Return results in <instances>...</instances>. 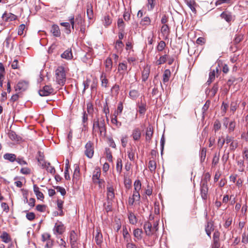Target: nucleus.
I'll list each match as a JSON object with an SVG mask.
<instances>
[{
	"label": "nucleus",
	"mask_w": 248,
	"mask_h": 248,
	"mask_svg": "<svg viewBox=\"0 0 248 248\" xmlns=\"http://www.w3.org/2000/svg\"><path fill=\"white\" fill-rule=\"evenodd\" d=\"M95 241L97 245H99L101 244L103 240V236L100 232H97L94 238Z\"/></svg>",
	"instance_id": "obj_35"
},
{
	"label": "nucleus",
	"mask_w": 248,
	"mask_h": 248,
	"mask_svg": "<svg viewBox=\"0 0 248 248\" xmlns=\"http://www.w3.org/2000/svg\"><path fill=\"white\" fill-rule=\"evenodd\" d=\"M129 96L132 99H135L139 96V93L136 90H131L129 92Z\"/></svg>",
	"instance_id": "obj_49"
},
{
	"label": "nucleus",
	"mask_w": 248,
	"mask_h": 248,
	"mask_svg": "<svg viewBox=\"0 0 248 248\" xmlns=\"http://www.w3.org/2000/svg\"><path fill=\"white\" fill-rule=\"evenodd\" d=\"M219 159V155H217V154H215L214 155V156L213 158L212 161V165L215 166L217 165V164L218 163Z\"/></svg>",
	"instance_id": "obj_60"
},
{
	"label": "nucleus",
	"mask_w": 248,
	"mask_h": 248,
	"mask_svg": "<svg viewBox=\"0 0 248 248\" xmlns=\"http://www.w3.org/2000/svg\"><path fill=\"white\" fill-rule=\"evenodd\" d=\"M107 189L108 200L111 201L115 197L114 189L112 186H108Z\"/></svg>",
	"instance_id": "obj_14"
},
{
	"label": "nucleus",
	"mask_w": 248,
	"mask_h": 248,
	"mask_svg": "<svg viewBox=\"0 0 248 248\" xmlns=\"http://www.w3.org/2000/svg\"><path fill=\"white\" fill-rule=\"evenodd\" d=\"M221 127V124L218 120H216L214 124V130L215 132L218 131Z\"/></svg>",
	"instance_id": "obj_62"
},
{
	"label": "nucleus",
	"mask_w": 248,
	"mask_h": 248,
	"mask_svg": "<svg viewBox=\"0 0 248 248\" xmlns=\"http://www.w3.org/2000/svg\"><path fill=\"white\" fill-rule=\"evenodd\" d=\"M101 80V86L105 88L108 87V80L106 78V74L103 73L100 76Z\"/></svg>",
	"instance_id": "obj_27"
},
{
	"label": "nucleus",
	"mask_w": 248,
	"mask_h": 248,
	"mask_svg": "<svg viewBox=\"0 0 248 248\" xmlns=\"http://www.w3.org/2000/svg\"><path fill=\"white\" fill-rule=\"evenodd\" d=\"M0 238L2 241L5 243H8L11 241V238L8 233L6 232H3L2 234L0 235Z\"/></svg>",
	"instance_id": "obj_31"
},
{
	"label": "nucleus",
	"mask_w": 248,
	"mask_h": 248,
	"mask_svg": "<svg viewBox=\"0 0 248 248\" xmlns=\"http://www.w3.org/2000/svg\"><path fill=\"white\" fill-rule=\"evenodd\" d=\"M123 164L122 160L121 158H118L117 160L116 170L119 173H120L122 170Z\"/></svg>",
	"instance_id": "obj_44"
},
{
	"label": "nucleus",
	"mask_w": 248,
	"mask_h": 248,
	"mask_svg": "<svg viewBox=\"0 0 248 248\" xmlns=\"http://www.w3.org/2000/svg\"><path fill=\"white\" fill-rule=\"evenodd\" d=\"M214 230V226L213 223L211 222H207L206 225L205 226V230H209L211 231H213Z\"/></svg>",
	"instance_id": "obj_61"
},
{
	"label": "nucleus",
	"mask_w": 248,
	"mask_h": 248,
	"mask_svg": "<svg viewBox=\"0 0 248 248\" xmlns=\"http://www.w3.org/2000/svg\"><path fill=\"white\" fill-rule=\"evenodd\" d=\"M39 94L41 96H46L52 94L54 92V89L51 86L46 85L39 91Z\"/></svg>",
	"instance_id": "obj_4"
},
{
	"label": "nucleus",
	"mask_w": 248,
	"mask_h": 248,
	"mask_svg": "<svg viewBox=\"0 0 248 248\" xmlns=\"http://www.w3.org/2000/svg\"><path fill=\"white\" fill-rule=\"evenodd\" d=\"M170 74L171 73L169 69H166L164 71L163 75V81L164 83L167 82L169 80Z\"/></svg>",
	"instance_id": "obj_24"
},
{
	"label": "nucleus",
	"mask_w": 248,
	"mask_h": 248,
	"mask_svg": "<svg viewBox=\"0 0 248 248\" xmlns=\"http://www.w3.org/2000/svg\"><path fill=\"white\" fill-rule=\"evenodd\" d=\"M219 68L216 67L215 69H211L209 74V78L206 82L208 85H210L215 79V77L218 76Z\"/></svg>",
	"instance_id": "obj_6"
},
{
	"label": "nucleus",
	"mask_w": 248,
	"mask_h": 248,
	"mask_svg": "<svg viewBox=\"0 0 248 248\" xmlns=\"http://www.w3.org/2000/svg\"><path fill=\"white\" fill-rule=\"evenodd\" d=\"M166 46V43L163 41H161L158 43V46H157V50L158 51H162Z\"/></svg>",
	"instance_id": "obj_52"
},
{
	"label": "nucleus",
	"mask_w": 248,
	"mask_h": 248,
	"mask_svg": "<svg viewBox=\"0 0 248 248\" xmlns=\"http://www.w3.org/2000/svg\"><path fill=\"white\" fill-rule=\"evenodd\" d=\"M99 132L100 136L105 137L106 136V126L105 119L101 117L94 119L93 123L92 133L93 136H96V133Z\"/></svg>",
	"instance_id": "obj_1"
},
{
	"label": "nucleus",
	"mask_w": 248,
	"mask_h": 248,
	"mask_svg": "<svg viewBox=\"0 0 248 248\" xmlns=\"http://www.w3.org/2000/svg\"><path fill=\"white\" fill-rule=\"evenodd\" d=\"M88 120V114L86 112V111H83V115L82 117V123L83 124L82 131L86 130V128H87Z\"/></svg>",
	"instance_id": "obj_21"
},
{
	"label": "nucleus",
	"mask_w": 248,
	"mask_h": 248,
	"mask_svg": "<svg viewBox=\"0 0 248 248\" xmlns=\"http://www.w3.org/2000/svg\"><path fill=\"white\" fill-rule=\"evenodd\" d=\"M123 236H124V239L126 241L127 239L130 240V235H129L128 232L125 227L124 228H123Z\"/></svg>",
	"instance_id": "obj_55"
},
{
	"label": "nucleus",
	"mask_w": 248,
	"mask_h": 248,
	"mask_svg": "<svg viewBox=\"0 0 248 248\" xmlns=\"http://www.w3.org/2000/svg\"><path fill=\"white\" fill-rule=\"evenodd\" d=\"M127 69V65L124 62L120 63L118 65V71H125Z\"/></svg>",
	"instance_id": "obj_63"
},
{
	"label": "nucleus",
	"mask_w": 248,
	"mask_h": 248,
	"mask_svg": "<svg viewBox=\"0 0 248 248\" xmlns=\"http://www.w3.org/2000/svg\"><path fill=\"white\" fill-rule=\"evenodd\" d=\"M57 82L61 85H63L66 81V74L64 68L62 66H59L55 71Z\"/></svg>",
	"instance_id": "obj_2"
},
{
	"label": "nucleus",
	"mask_w": 248,
	"mask_h": 248,
	"mask_svg": "<svg viewBox=\"0 0 248 248\" xmlns=\"http://www.w3.org/2000/svg\"><path fill=\"white\" fill-rule=\"evenodd\" d=\"M211 175L207 172L204 174L203 178L200 184L208 185V182L210 179Z\"/></svg>",
	"instance_id": "obj_33"
},
{
	"label": "nucleus",
	"mask_w": 248,
	"mask_h": 248,
	"mask_svg": "<svg viewBox=\"0 0 248 248\" xmlns=\"http://www.w3.org/2000/svg\"><path fill=\"white\" fill-rule=\"evenodd\" d=\"M118 27L120 31H124L125 24L122 18H119L117 21Z\"/></svg>",
	"instance_id": "obj_48"
},
{
	"label": "nucleus",
	"mask_w": 248,
	"mask_h": 248,
	"mask_svg": "<svg viewBox=\"0 0 248 248\" xmlns=\"http://www.w3.org/2000/svg\"><path fill=\"white\" fill-rule=\"evenodd\" d=\"M128 218L129 223L131 224L135 225L138 222V219L136 216L130 211L128 212Z\"/></svg>",
	"instance_id": "obj_13"
},
{
	"label": "nucleus",
	"mask_w": 248,
	"mask_h": 248,
	"mask_svg": "<svg viewBox=\"0 0 248 248\" xmlns=\"http://www.w3.org/2000/svg\"><path fill=\"white\" fill-rule=\"evenodd\" d=\"M238 147V142L236 140L232 141L230 145V149L232 151H234Z\"/></svg>",
	"instance_id": "obj_56"
},
{
	"label": "nucleus",
	"mask_w": 248,
	"mask_h": 248,
	"mask_svg": "<svg viewBox=\"0 0 248 248\" xmlns=\"http://www.w3.org/2000/svg\"><path fill=\"white\" fill-rule=\"evenodd\" d=\"M123 106L121 102H120L118 105L117 110L114 112V114L117 113V115L121 114L123 111Z\"/></svg>",
	"instance_id": "obj_58"
},
{
	"label": "nucleus",
	"mask_w": 248,
	"mask_h": 248,
	"mask_svg": "<svg viewBox=\"0 0 248 248\" xmlns=\"http://www.w3.org/2000/svg\"><path fill=\"white\" fill-rule=\"evenodd\" d=\"M148 168L152 172H154L156 168V162L154 160H150L149 162Z\"/></svg>",
	"instance_id": "obj_37"
},
{
	"label": "nucleus",
	"mask_w": 248,
	"mask_h": 248,
	"mask_svg": "<svg viewBox=\"0 0 248 248\" xmlns=\"http://www.w3.org/2000/svg\"><path fill=\"white\" fill-rule=\"evenodd\" d=\"M151 23V19L149 16H145L143 17L140 22V24L142 26L149 25Z\"/></svg>",
	"instance_id": "obj_38"
},
{
	"label": "nucleus",
	"mask_w": 248,
	"mask_h": 248,
	"mask_svg": "<svg viewBox=\"0 0 248 248\" xmlns=\"http://www.w3.org/2000/svg\"><path fill=\"white\" fill-rule=\"evenodd\" d=\"M28 87V82L25 81L18 82L16 87V91H24Z\"/></svg>",
	"instance_id": "obj_9"
},
{
	"label": "nucleus",
	"mask_w": 248,
	"mask_h": 248,
	"mask_svg": "<svg viewBox=\"0 0 248 248\" xmlns=\"http://www.w3.org/2000/svg\"><path fill=\"white\" fill-rule=\"evenodd\" d=\"M104 209L107 212H108L112 210V203L109 200H108L107 203L104 204Z\"/></svg>",
	"instance_id": "obj_43"
},
{
	"label": "nucleus",
	"mask_w": 248,
	"mask_h": 248,
	"mask_svg": "<svg viewBox=\"0 0 248 248\" xmlns=\"http://www.w3.org/2000/svg\"><path fill=\"white\" fill-rule=\"evenodd\" d=\"M46 169V170L51 174H54L55 172V169L54 167L50 165L49 162H45L44 165H43Z\"/></svg>",
	"instance_id": "obj_25"
},
{
	"label": "nucleus",
	"mask_w": 248,
	"mask_h": 248,
	"mask_svg": "<svg viewBox=\"0 0 248 248\" xmlns=\"http://www.w3.org/2000/svg\"><path fill=\"white\" fill-rule=\"evenodd\" d=\"M124 46V45L122 41L117 40L116 42L115 47L116 49L118 51H121Z\"/></svg>",
	"instance_id": "obj_41"
},
{
	"label": "nucleus",
	"mask_w": 248,
	"mask_h": 248,
	"mask_svg": "<svg viewBox=\"0 0 248 248\" xmlns=\"http://www.w3.org/2000/svg\"><path fill=\"white\" fill-rule=\"evenodd\" d=\"M50 31L55 37H58L61 36V31L59 26L57 25H53L51 27Z\"/></svg>",
	"instance_id": "obj_12"
},
{
	"label": "nucleus",
	"mask_w": 248,
	"mask_h": 248,
	"mask_svg": "<svg viewBox=\"0 0 248 248\" xmlns=\"http://www.w3.org/2000/svg\"><path fill=\"white\" fill-rule=\"evenodd\" d=\"M20 172L23 174H30L31 173V170L29 168H22L21 169Z\"/></svg>",
	"instance_id": "obj_57"
},
{
	"label": "nucleus",
	"mask_w": 248,
	"mask_h": 248,
	"mask_svg": "<svg viewBox=\"0 0 248 248\" xmlns=\"http://www.w3.org/2000/svg\"><path fill=\"white\" fill-rule=\"evenodd\" d=\"M208 185L200 184V195L204 201H206L208 197Z\"/></svg>",
	"instance_id": "obj_5"
},
{
	"label": "nucleus",
	"mask_w": 248,
	"mask_h": 248,
	"mask_svg": "<svg viewBox=\"0 0 248 248\" xmlns=\"http://www.w3.org/2000/svg\"><path fill=\"white\" fill-rule=\"evenodd\" d=\"M8 136L13 141H20L22 140L21 137L17 135L14 131H10L8 133Z\"/></svg>",
	"instance_id": "obj_11"
},
{
	"label": "nucleus",
	"mask_w": 248,
	"mask_h": 248,
	"mask_svg": "<svg viewBox=\"0 0 248 248\" xmlns=\"http://www.w3.org/2000/svg\"><path fill=\"white\" fill-rule=\"evenodd\" d=\"M143 228L147 236H151L155 233L153 231V225L149 221H146L144 223Z\"/></svg>",
	"instance_id": "obj_7"
},
{
	"label": "nucleus",
	"mask_w": 248,
	"mask_h": 248,
	"mask_svg": "<svg viewBox=\"0 0 248 248\" xmlns=\"http://www.w3.org/2000/svg\"><path fill=\"white\" fill-rule=\"evenodd\" d=\"M60 25L64 27L65 29V33L69 34L71 32L70 24L68 22H61Z\"/></svg>",
	"instance_id": "obj_30"
},
{
	"label": "nucleus",
	"mask_w": 248,
	"mask_h": 248,
	"mask_svg": "<svg viewBox=\"0 0 248 248\" xmlns=\"http://www.w3.org/2000/svg\"><path fill=\"white\" fill-rule=\"evenodd\" d=\"M101 175V171L98 169H95L93 172L92 180L94 183H96V182H99L98 180L100 179Z\"/></svg>",
	"instance_id": "obj_20"
},
{
	"label": "nucleus",
	"mask_w": 248,
	"mask_h": 248,
	"mask_svg": "<svg viewBox=\"0 0 248 248\" xmlns=\"http://www.w3.org/2000/svg\"><path fill=\"white\" fill-rule=\"evenodd\" d=\"M103 25L105 27H108L109 26L111 23H112V20L108 15H105L103 19L102 20Z\"/></svg>",
	"instance_id": "obj_28"
},
{
	"label": "nucleus",
	"mask_w": 248,
	"mask_h": 248,
	"mask_svg": "<svg viewBox=\"0 0 248 248\" xmlns=\"http://www.w3.org/2000/svg\"><path fill=\"white\" fill-rule=\"evenodd\" d=\"M161 33L165 36H168L170 33L169 27L168 25H163L161 29Z\"/></svg>",
	"instance_id": "obj_34"
},
{
	"label": "nucleus",
	"mask_w": 248,
	"mask_h": 248,
	"mask_svg": "<svg viewBox=\"0 0 248 248\" xmlns=\"http://www.w3.org/2000/svg\"><path fill=\"white\" fill-rule=\"evenodd\" d=\"M206 155V149L205 148H202L200 151V159L201 162L204 161Z\"/></svg>",
	"instance_id": "obj_46"
},
{
	"label": "nucleus",
	"mask_w": 248,
	"mask_h": 248,
	"mask_svg": "<svg viewBox=\"0 0 248 248\" xmlns=\"http://www.w3.org/2000/svg\"><path fill=\"white\" fill-rule=\"evenodd\" d=\"M70 242H77L78 235L74 231H72L70 234Z\"/></svg>",
	"instance_id": "obj_45"
},
{
	"label": "nucleus",
	"mask_w": 248,
	"mask_h": 248,
	"mask_svg": "<svg viewBox=\"0 0 248 248\" xmlns=\"http://www.w3.org/2000/svg\"><path fill=\"white\" fill-rule=\"evenodd\" d=\"M243 39V35L242 34H236L235 38L234 39V42L237 44L240 43Z\"/></svg>",
	"instance_id": "obj_54"
},
{
	"label": "nucleus",
	"mask_w": 248,
	"mask_h": 248,
	"mask_svg": "<svg viewBox=\"0 0 248 248\" xmlns=\"http://www.w3.org/2000/svg\"><path fill=\"white\" fill-rule=\"evenodd\" d=\"M3 158L11 162H14L16 160V156L14 154L6 153L3 155Z\"/></svg>",
	"instance_id": "obj_19"
},
{
	"label": "nucleus",
	"mask_w": 248,
	"mask_h": 248,
	"mask_svg": "<svg viewBox=\"0 0 248 248\" xmlns=\"http://www.w3.org/2000/svg\"><path fill=\"white\" fill-rule=\"evenodd\" d=\"M61 57L67 60H71L73 58L72 51L67 49L65 50L62 55Z\"/></svg>",
	"instance_id": "obj_23"
},
{
	"label": "nucleus",
	"mask_w": 248,
	"mask_h": 248,
	"mask_svg": "<svg viewBox=\"0 0 248 248\" xmlns=\"http://www.w3.org/2000/svg\"><path fill=\"white\" fill-rule=\"evenodd\" d=\"M150 68L148 66H145L143 68V70L142 72V81H146L149 76L150 74Z\"/></svg>",
	"instance_id": "obj_15"
},
{
	"label": "nucleus",
	"mask_w": 248,
	"mask_h": 248,
	"mask_svg": "<svg viewBox=\"0 0 248 248\" xmlns=\"http://www.w3.org/2000/svg\"><path fill=\"white\" fill-rule=\"evenodd\" d=\"M105 67L108 71H111L112 67V62L110 58H107L105 62Z\"/></svg>",
	"instance_id": "obj_32"
},
{
	"label": "nucleus",
	"mask_w": 248,
	"mask_h": 248,
	"mask_svg": "<svg viewBox=\"0 0 248 248\" xmlns=\"http://www.w3.org/2000/svg\"><path fill=\"white\" fill-rule=\"evenodd\" d=\"M142 233L143 232L141 229H136L134 230L133 235L136 238V239L134 240L135 242L141 239Z\"/></svg>",
	"instance_id": "obj_17"
},
{
	"label": "nucleus",
	"mask_w": 248,
	"mask_h": 248,
	"mask_svg": "<svg viewBox=\"0 0 248 248\" xmlns=\"http://www.w3.org/2000/svg\"><path fill=\"white\" fill-rule=\"evenodd\" d=\"M126 248H137V246L133 242H130L129 240H126Z\"/></svg>",
	"instance_id": "obj_64"
},
{
	"label": "nucleus",
	"mask_w": 248,
	"mask_h": 248,
	"mask_svg": "<svg viewBox=\"0 0 248 248\" xmlns=\"http://www.w3.org/2000/svg\"><path fill=\"white\" fill-rule=\"evenodd\" d=\"M75 22L77 25L81 26L85 24V21L80 14L78 15L75 18Z\"/></svg>",
	"instance_id": "obj_29"
},
{
	"label": "nucleus",
	"mask_w": 248,
	"mask_h": 248,
	"mask_svg": "<svg viewBox=\"0 0 248 248\" xmlns=\"http://www.w3.org/2000/svg\"><path fill=\"white\" fill-rule=\"evenodd\" d=\"M46 205L44 204H38L36 206V209L39 212H44L46 211Z\"/></svg>",
	"instance_id": "obj_59"
},
{
	"label": "nucleus",
	"mask_w": 248,
	"mask_h": 248,
	"mask_svg": "<svg viewBox=\"0 0 248 248\" xmlns=\"http://www.w3.org/2000/svg\"><path fill=\"white\" fill-rule=\"evenodd\" d=\"M168 56L167 55H164L161 56L159 59L157 60L156 63L157 65H161L162 64L164 63L167 60Z\"/></svg>",
	"instance_id": "obj_47"
},
{
	"label": "nucleus",
	"mask_w": 248,
	"mask_h": 248,
	"mask_svg": "<svg viewBox=\"0 0 248 248\" xmlns=\"http://www.w3.org/2000/svg\"><path fill=\"white\" fill-rule=\"evenodd\" d=\"M85 155L89 158H92L94 154L93 144L91 141H89L85 146Z\"/></svg>",
	"instance_id": "obj_3"
},
{
	"label": "nucleus",
	"mask_w": 248,
	"mask_h": 248,
	"mask_svg": "<svg viewBox=\"0 0 248 248\" xmlns=\"http://www.w3.org/2000/svg\"><path fill=\"white\" fill-rule=\"evenodd\" d=\"M111 122L113 124H115L118 127L121 126L122 124L117 121V115L115 114H113L112 116Z\"/></svg>",
	"instance_id": "obj_40"
},
{
	"label": "nucleus",
	"mask_w": 248,
	"mask_h": 248,
	"mask_svg": "<svg viewBox=\"0 0 248 248\" xmlns=\"http://www.w3.org/2000/svg\"><path fill=\"white\" fill-rule=\"evenodd\" d=\"M187 5L193 13H196V10L195 9L196 3L194 0H189V1H187Z\"/></svg>",
	"instance_id": "obj_42"
},
{
	"label": "nucleus",
	"mask_w": 248,
	"mask_h": 248,
	"mask_svg": "<svg viewBox=\"0 0 248 248\" xmlns=\"http://www.w3.org/2000/svg\"><path fill=\"white\" fill-rule=\"evenodd\" d=\"M87 15L89 19H92L93 17V7L91 4L87 5Z\"/></svg>",
	"instance_id": "obj_22"
},
{
	"label": "nucleus",
	"mask_w": 248,
	"mask_h": 248,
	"mask_svg": "<svg viewBox=\"0 0 248 248\" xmlns=\"http://www.w3.org/2000/svg\"><path fill=\"white\" fill-rule=\"evenodd\" d=\"M147 7L149 11L152 10L155 6V0H147Z\"/></svg>",
	"instance_id": "obj_51"
},
{
	"label": "nucleus",
	"mask_w": 248,
	"mask_h": 248,
	"mask_svg": "<svg viewBox=\"0 0 248 248\" xmlns=\"http://www.w3.org/2000/svg\"><path fill=\"white\" fill-rule=\"evenodd\" d=\"M79 173H80V169H79V166L78 165L76 164V165H75V170H74V174L73 175V180L78 179L79 176Z\"/></svg>",
	"instance_id": "obj_36"
},
{
	"label": "nucleus",
	"mask_w": 248,
	"mask_h": 248,
	"mask_svg": "<svg viewBox=\"0 0 248 248\" xmlns=\"http://www.w3.org/2000/svg\"><path fill=\"white\" fill-rule=\"evenodd\" d=\"M220 17L225 19L227 22L230 23L234 19V16H233L231 13L225 11L222 12L220 15Z\"/></svg>",
	"instance_id": "obj_8"
},
{
	"label": "nucleus",
	"mask_w": 248,
	"mask_h": 248,
	"mask_svg": "<svg viewBox=\"0 0 248 248\" xmlns=\"http://www.w3.org/2000/svg\"><path fill=\"white\" fill-rule=\"evenodd\" d=\"M103 112H104V113L106 115L107 120L108 121V115L109 113V108H108V103H107V100L106 101L105 104L104 105Z\"/></svg>",
	"instance_id": "obj_50"
},
{
	"label": "nucleus",
	"mask_w": 248,
	"mask_h": 248,
	"mask_svg": "<svg viewBox=\"0 0 248 248\" xmlns=\"http://www.w3.org/2000/svg\"><path fill=\"white\" fill-rule=\"evenodd\" d=\"M218 83H215L214 84L212 88L209 91V93H210V95L211 97H214L216 95V93H217L218 90Z\"/></svg>",
	"instance_id": "obj_26"
},
{
	"label": "nucleus",
	"mask_w": 248,
	"mask_h": 248,
	"mask_svg": "<svg viewBox=\"0 0 248 248\" xmlns=\"http://www.w3.org/2000/svg\"><path fill=\"white\" fill-rule=\"evenodd\" d=\"M87 110L88 113L89 115H93L94 112V108L93 107V104L91 102H88L87 104Z\"/></svg>",
	"instance_id": "obj_39"
},
{
	"label": "nucleus",
	"mask_w": 248,
	"mask_h": 248,
	"mask_svg": "<svg viewBox=\"0 0 248 248\" xmlns=\"http://www.w3.org/2000/svg\"><path fill=\"white\" fill-rule=\"evenodd\" d=\"M69 20L71 25V28L74 30V28L77 29V24L75 22V19L74 16H71L69 17Z\"/></svg>",
	"instance_id": "obj_53"
},
{
	"label": "nucleus",
	"mask_w": 248,
	"mask_h": 248,
	"mask_svg": "<svg viewBox=\"0 0 248 248\" xmlns=\"http://www.w3.org/2000/svg\"><path fill=\"white\" fill-rule=\"evenodd\" d=\"M65 230L64 225L60 222L59 224L56 223L53 229L55 234L58 233L60 234H62Z\"/></svg>",
	"instance_id": "obj_10"
},
{
	"label": "nucleus",
	"mask_w": 248,
	"mask_h": 248,
	"mask_svg": "<svg viewBox=\"0 0 248 248\" xmlns=\"http://www.w3.org/2000/svg\"><path fill=\"white\" fill-rule=\"evenodd\" d=\"M132 136L135 140H138L141 137V131L139 128H135L132 131Z\"/></svg>",
	"instance_id": "obj_16"
},
{
	"label": "nucleus",
	"mask_w": 248,
	"mask_h": 248,
	"mask_svg": "<svg viewBox=\"0 0 248 248\" xmlns=\"http://www.w3.org/2000/svg\"><path fill=\"white\" fill-rule=\"evenodd\" d=\"M154 130L152 126L149 125L146 129V140L150 141L153 136Z\"/></svg>",
	"instance_id": "obj_18"
}]
</instances>
